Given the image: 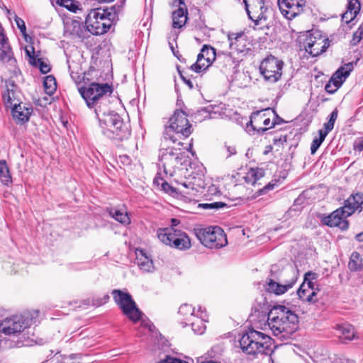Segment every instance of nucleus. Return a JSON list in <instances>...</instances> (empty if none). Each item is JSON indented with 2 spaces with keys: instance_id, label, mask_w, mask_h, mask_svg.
<instances>
[{
  "instance_id": "obj_1",
  "label": "nucleus",
  "mask_w": 363,
  "mask_h": 363,
  "mask_svg": "<svg viewBox=\"0 0 363 363\" xmlns=\"http://www.w3.org/2000/svg\"><path fill=\"white\" fill-rule=\"evenodd\" d=\"M298 318L283 305L274 306L268 313L267 324L274 336L288 339L298 328Z\"/></svg>"
},
{
  "instance_id": "obj_2",
  "label": "nucleus",
  "mask_w": 363,
  "mask_h": 363,
  "mask_svg": "<svg viewBox=\"0 0 363 363\" xmlns=\"http://www.w3.org/2000/svg\"><path fill=\"white\" fill-rule=\"evenodd\" d=\"M191 133V125L187 119L186 113L176 110L165 127L163 139L164 142L170 141L180 146L182 145L181 140L188 138Z\"/></svg>"
},
{
  "instance_id": "obj_3",
  "label": "nucleus",
  "mask_w": 363,
  "mask_h": 363,
  "mask_svg": "<svg viewBox=\"0 0 363 363\" xmlns=\"http://www.w3.org/2000/svg\"><path fill=\"white\" fill-rule=\"evenodd\" d=\"M239 343L242 351L247 354H267L272 352L271 337L255 330L243 334Z\"/></svg>"
},
{
  "instance_id": "obj_4",
  "label": "nucleus",
  "mask_w": 363,
  "mask_h": 363,
  "mask_svg": "<svg viewBox=\"0 0 363 363\" xmlns=\"http://www.w3.org/2000/svg\"><path fill=\"white\" fill-rule=\"evenodd\" d=\"M114 18V13L108 9L98 8L90 11L86 17L85 23L91 33L101 35L110 29Z\"/></svg>"
},
{
  "instance_id": "obj_5",
  "label": "nucleus",
  "mask_w": 363,
  "mask_h": 363,
  "mask_svg": "<svg viewBox=\"0 0 363 363\" xmlns=\"http://www.w3.org/2000/svg\"><path fill=\"white\" fill-rule=\"evenodd\" d=\"M194 231L196 238L206 247L218 249L228 244L223 230L218 226L196 228Z\"/></svg>"
},
{
  "instance_id": "obj_6",
  "label": "nucleus",
  "mask_w": 363,
  "mask_h": 363,
  "mask_svg": "<svg viewBox=\"0 0 363 363\" xmlns=\"http://www.w3.org/2000/svg\"><path fill=\"white\" fill-rule=\"evenodd\" d=\"M112 91L111 86L107 83L99 84L93 82L87 86L79 89V92L89 108H94V105H96L98 103H103V101H106L107 95H110Z\"/></svg>"
},
{
  "instance_id": "obj_7",
  "label": "nucleus",
  "mask_w": 363,
  "mask_h": 363,
  "mask_svg": "<svg viewBox=\"0 0 363 363\" xmlns=\"http://www.w3.org/2000/svg\"><path fill=\"white\" fill-rule=\"evenodd\" d=\"M164 140H162V147L160 150L159 158L166 174L173 175L174 169L182 164V161L185 157L184 152L175 147L167 145Z\"/></svg>"
},
{
  "instance_id": "obj_8",
  "label": "nucleus",
  "mask_w": 363,
  "mask_h": 363,
  "mask_svg": "<svg viewBox=\"0 0 363 363\" xmlns=\"http://www.w3.org/2000/svg\"><path fill=\"white\" fill-rule=\"evenodd\" d=\"M157 237L165 245L179 250H184L191 247V241L186 233L173 228L160 229Z\"/></svg>"
},
{
  "instance_id": "obj_9",
  "label": "nucleus",
  "mask_w": 363,
  "mask_h": 363,
  "mask_svg": "<svg viewBox=\"0 0 363 363\" xmlns=\"http://www.w3.org/2000/svg\"><path fill=\"white\" fill-rule=\"evenodd\" d=\"M113 298L123 313L133 322L139 320L141 312L136 306L130 294L119 289L112 291Z\"/></svg>"
},
{
  "instance_id": "obj_10",
  "label": "nucleus",
  "mask_w": 363,
  "mask_h": 363,
  "mask_svg": "<svg viewBox=\"0 0 363 363\" xmlns=\"http://www.w3.org/2000/svg\"><path fill=\"white\" fill-rule=\"evenodd\" d=\"M275 115L274 111L270 108L258 111L252 113L247 129L249 133L251 130L259 133H264L266 130L273 128L276 121H271V116Z\"/></svg>"
},
{
  "instance_id": "obj_11",
  "label": "nucleus",
  "mask_w": 363,
  "mask_h": 363,
  "mask_svg": "<svg viewBox=\"0 0 363 363\" xmlns=\"http://www.w3.org/2000/svg\"><path fill=\"white\" fill-rule=\"evenodd\" d=\"M283 275L289 279H281L277 281L272 278H267L264 285L265 290L269 293L279 296L291 289L297 281L295 270L291 269L285 271Z\"/></svg>"
},
{
  "instance_id": "obj_12",
  "label": "nucleus",
  "mask_w": 363,
  "mask_h": 363,
  "mask_svg": "<svg viewBox=\"0 0 363 363\" xmlns=\"http://www.w3.org/2000/svg\"><path fill=\"white\" fill-rule=\"evenodd\" d=\"M243 1L249 18L255 25L267 22L270 11L264 0H244Z\"/></svg>"
},
{
  "instance_id": "obj_13",
  "label": "nucleus",
  "mask_w": 363,
  "mask_h": 363,
  "mask_svg": "<svg viewBox=\"0 0 363 363\" xmlns=\"http://www.w3.org/2000/svg\"><path fill=\"white\" fill-rule=\"evenodd\" d=\"M283 62L270 55L261 62L259 69L264 79L270 83L279 81L282 75Z\"/></svg>"
},
{
  "instance_id": "obj_14",
  "label": "nucleus",
  "mask_w": 363,
  "mask_h": 363,
  "mask_svg": "<svg viewBox=\"0 0 363 363\" xmlns=\"http://www.w3.org/2000/svg\"><path fill=\"white\" fill-rule=\"evenodd\" d=\"M31 319L25 315H13L6 318L0 323V333L16 335L29 327Z\"/></svg>"
},
{
  "instance_id": "obj_15",
  "label": "nucleus",
  "mask_w": 363,
  "mask_h": 363,
  "mask_svg": "<svg viewBox=\"0 0 363 363\" xmlns=\"http://www.w3.org/2000/svg\"><path fill=\"white\" fill-rule=\"evenodd\" d=\"M327 39L318 33H309L303 41V47L311 56L315 57L324 52L328 46Z\"/></svg>"
},
{
  "instance_id": "obj_16",
  "label": "nucleus",
  "mask_w": 363,
  "mask_h": 363,
  "mask_svg": "<svg viewBox=\"0 0 363 363\" xmlns=\"http://www.w3.org/2000/svg\"><path fill=\"white\" fill-rule=\"evenodd\" d=\"M278 5L284 17L291 20L303 11L306 6V1L278 0Z\"/></svg>"
},
{
  "instance_id": "obj_17",
  "label": "nucleus",
  "mask_w": 363,
  "mask_h": 363,
  "mask_svg": "<svg viewBox=\"0 0 363 363\" xmlns=\"http://www.w3.org/2000/svg\"><path fill=\"white\" fill-rule=\"evenodd\" d=\"M350 217L345 214L343 209L340 207L333 211L328 216H323L321 218V222L329 227L338 228L341 230H347L349 228V221L347 218Z\"/></svg>"
},
{
  "instance_id": "obj_18",
  "label": "nucleus",
  "mask_w": 363,
  "mask_h": 363,
  "mask_svg": "<svg viewBox=\"0 0 363 363\" xmlns=\"http://www.w3.org/2000/svg\"><path fill=\"white\" fill-rule=\"evenodd\" d=\"M230 51L240 56L245 55L250 50L246 35L242 33H230L228 35Z\"/></svg>"
},
{
  "instance_id": "obj_19",
  "label": "nucleus",
  "mask_w": 363,
  "mask_h": 363,
  "mask_svg": "<svg viewBox=\"0 0 363 363\" xmlns=\"http://www.w3.org/2000/svg\"><path fill=\"white\" fill-rule=\"evenodd\" d=\"M101 132L106 137L115 140H123L127 139L130 135V130L122 119L121 125L118 124V122L116 121L106 126Z\"/></svg>"
},
{
  "instance_id": "obj_20",
  "label": "nucleus",
  "mask_w": 363,
  "mask_h": 363,
  "mask_svg": "<svg viewBox=\"0 0 363 363\" xmlns=\"http://www.w3.org/2000/svg\"><path fill=\"white\" fill-rule=\"evenodd\" d=\"M5 85L6 90L2 96L4 105L7 108H12L15 104L21 103L19 99L20 92L15 82L11 79H6Z\"/></svg>"
},
{
  "instance_id": "obj_21",
  "label": "nucleus",
  "mask_w": 363,
  "mask_h": 363,
  "mask_svg": "<svg viewBox=\"0 0 363 363\" xmlns=\"http://www.w3.org/2000/svg\"><path fill=\"white\" fill-rule=\"evenodd\" d=\"M347 216H352L356 211L360 213L363 208V194L355 193L351 194L344 202L341 207Z\"/></svg>"
},
{
  "instance_id": "obj_22",
  "label": "nucleus",
  "mask_w": 363,
  "mask_h": 363,
  "mask_svg": "<svg viewBox=\"0 0 363 363\" xmlns=\"http://www.w3.org/2000/svg\"><path fill=\"white\" fill-rule=\"evenodd\" d=\"M206 314L204 311L202 310L201 306L198 307L197 313L191 320L188 322H182L183 327L191 325L192 330L195 334L201 335L206 330V325L204 322L206 321Z\"/></svg>"
},
{
  "instance_id": "obj_23",
  "label": "nucleus",
  "mask_w": 363,
  "mask_h": 363,
  "mask_svg": "<svg viewBox=\"0 0 363 363\" xmlns=\"http://www.w3.org/2000/svg\"><path fill=\"white\" fill-rule=\"evenodd\" d=\"M135 263L143 273H152L155 270L152 259L147 256L145 250H136Z\"/></svg>"
},
{
  "instance_id": "obj_24",
  "label": "nucleus",
  "mask_w": 363,
  "mask_h": 363,
  "mask_svg": "<svg viewBox=\"0 0 363 363\" xmlns=\"http://www.w3.org/2000/svg\"><path fill=\"white\" fill-rule=\"evenodd\" d=\"M187 9L183 0L179 1V8L172 12V26L180 28L187 21Z\"/></svg>"
},
{
  "instance_id": "obj_25",
  "label": "nucleus",
  "mask_w": 363,
  "mask_h": 363,
  "mask_svg": "<svg viewBox=\"0 0 363 363\" xmlns=\"http://www.w3.org/2000/svg\"><path fill=\"white\" fill-rule=\"evenodd\" d=\"M32 108L23 105L22 103L15 104L11 108V113L13 119L17 123H25L29 120Z\"/></svg>"
},
{
  "instance_id": "obj_26",
  "label": "nucleus",
  "mask_w": 363,
  "mask_h": 363,
  "mask_svg": "<svg viewBox=\"0 0 363 363\" xmlns=\"http://www.w3.org/2000/svg\"><path fill=\"white\" fill-rule=\"evenodd\" d=\"M318 278V274L312 272H308L305 274L304 283H306L308 289L311 290V293L307 296L309 301H315L313 297L316 296L318 288H315V282Z\"/></svg>"
},
{
  "instance_id": "obj_27",
  "label": "nucleus",
  "mask_w": 363,
  "mask_h": 363,
  "mask_svg": "<svg viewBox=\"0 0 363 363\" xmlns=\"http://www.w3.org/2000/svg\"><path fill=\"white\" fill-rule=\"evenodd\" d=\"M218 60H222L223 66L226 69L235 68L240 61L242 60L241 56H238L232 52H223L222 55H218Z\"/></svg>"
},
{
  "instance_id": "obj_28",
  "label": "nucleus",
  "mask_w": 363,
  "mask_h": 363,
  "mask_svg": "<svg viewBox=\"0 0 363 363\" xmlns=\"http://www.w3.org/2000/svg\"><path fill=\"white\" fill-rule=\"evenodd\" d=\"M353 69L352 63L350 62L345 64L344 66L340 67L332 76L331 79L337 82L340 83V86L345 81L350 75L351 71Z\"/></svg>"
},
{
  "instance_id": "obj_29",
  "label": "nucleus",
  "mask_w": 363,
  "mask_h": 363,
  "mask_svg": "<svg viewBox=\"0 0 363 363\" xmlns=\"http://www.w3.org/2000/svg\"><path fill=\"white\" fill-rule=\"evenodd\" d=\"M98 121L100 128H101V131L104 130V128H106V126H108L116 121L118 122V124L121 125V118L114 111H112L110 113L106 114L105 116L99 118Z\"/></svg>"
},
{
  "instance_id": "obj_30",
  "label": "nucleus",
  "mask_w": 363,
  "mask_h": 363,
  "mask_svg": "<svg viewBox=\"0 0 363 363\" xmlns=\"http://www.w3.org/2000/svg\"><path fill=\"white\" fill-rule=\"evenodd\" d=\"M109 214L116 220L123 225H128L130 223V219L127 212L123 209H118L116 208H111Z\"/></svg>"
},
{
  "instance_id": "obj_31",
  "label": "nucleus",
  "mask_w": 363,
  "mask_h": 363,
  "mask_svg": "<svg viewBox=\"0 0 363 363\" xmlns=\"http://www.w3.org/2000/svg\"><path fill=\"white\" fill-rule=\"evenodd\" d=\"M179 313L184 316L182 322H188L191 320L197 313V310L191 305L184 303L179 308Z\"/></svg>"
},
{
  "instance_id": "obj_32",
  "label": "nucleus",
  "mask_w": 363,
  "mask_h": 363,
  "mask_svg": "<svg viewBox=\"0 0 363 363\" xmlns=\"http://www.w3.org/2000/svg\"><path fill=\"white\" fill-rule=\"evenodd\" d=\"M362 258L359 253L353 252L350 256L348 267L351 271H359L363 267Z\"/></svg>"
},
{
  "instance_id": "obj_33",
  "label": "nucleus",
  "mask_w": 363,
  "mask_h": 363,
  "mask_svg": "<svg viewBox=\"0 0 363 363\" xmlns=\"http://www.w3.org/2000/svg\"><path fill=\"white\" fill-rule=\"evenodd\" d=\"M199 55H200V57H203L208 63L212 64L216 58V50L211 45H204L203 46Z\"/></svg>"
},
{
  "instance_id": "obj_34",
  "label": "nucleus",
  "mask_w": 363,
  "mask_h": 363,
  "mask_svg": "<svg viewBox=\"0 0 363 363\" xmlns=\"http://www.w3.org/2000/svg\"><path fill=\"white\" fill-rule=\"evenodd\" d=\"M360 10V3L358 0H350L347 11L342 15V19L347 18V15L350 16V19H353Z\"/></svg>"
},
{
  "instance_id": "obj_35",
  "label": "nucleus",
  "mask_w": 363,
  "mask_h": 363,
  "mask_svg": "<svg viewBox=\"0 0 363 363\" xmlns=\"http://www.w3.org/2000/svg\"><path fill=\"white\" fill-rule=\"evenodd\" d=\"M264 171L261 169H251L247 174L245 181L248 184L255 185L257 182L262 178Z\"/></svg>"
},
{
  "instance_id": "obj_36",
  "label": "nucleus",
  "mask_w": 363,
  "mask_h": 363,
  "mask_svg": "<svg viewBox=\"0 0 363 363\" xmlns=\"http://www.w3.org/2000/svg\"><path fill=\"white\" fill-rule=\"evenodd\" d=\"M337 330L340 337L345 340H352L354 337V329L350 325H338Z\"/></svg>"
},
{
  "instance_id": "obj_37",
  "label": "nucleus",
  "mask_w": 363,
  "mask_h": 363,
  "mask_svg": "<svg viewBox=\"0 0 363 363\" xmlns=\"http://www.w3.org/2000/svg\"><path fill=\"white\" fill-rule=\"evenodd\" d=\"M108 99L106 98V101H103V103H98L94 105V109L96 113L97 119L105 116L106 114L110 113L113 111H111L108 106Z\"/></svg>"
},
{
  "instance_id": "obj_38",
  "label": "nucleus",
  "mask_w": 363,
  "mask_h": 363,
  "mask_svg": "<svg viewBox=\"0 0 363 363\" xmlns=\"http://www.w3.org/2000/svg\"><path fill=\"white\" fill-rule=\"evenodd\" d=\"M26 52L30 59V62L34 65H38L39 69L42 73L46 74L50 70L49 65H47L46 63H45L41 59H38L37 60L38 62H35V58L34 56L35 52H34L33 48H32V54L33 55H31L29 50H26Z\"/></svg>"
},
{
  "instance_id": "obj_39",
  "label": "nucleus",
  "mask_w": 363,
  "mask_h": 363,
  "mask_svg": "<svg viewBox=\"0 0 363 363\" xmlns=\"http://www.w3.org/2000/svg\"><path fill=\"white\" fill-rule=\"evenodd\" d=\"M43 85L46 94L51 96L54 94L57 88L55 78L52 75L45 77Z\"/></svg>"
},
{
  "instance_id": "obj_40",
  "label": "nucleus",
  "mask_w": 363,
  "mask_h": 363,
  "mask_svg": "<svg viewBox=\"0 0 363 363\" xmlns=\"http://www.w3.org/2000/svg\"><path fill=\"white\" fill-rule=\"evenodd\" d=\"M211 63H208L203 57H200V55L197 56L196 62L191 67V69L197 73H200L206 70Z\"/></svg>"
},
{
  "instance_id": "obj_41",
  "label": "nucleus",
  "mask_w": 363,
  "mask_h": 363,
  "mask_svg": "<svg viewBox=\"0 0 363 363\" xmlns=\"http://www.w3.org/2000/svg\"><path fill=\"white\" fill-rule=\"evenodd\" d=\"M0 179L4 184H8L11 181V177L5 161H0Z\"/></svg>"
},
{
  "instance_id": "obj_42",
  "label": "nucleus",
  "mask_w": 363,
  "mask_h": 363,
  "mask_svg": "<svg viewBox=\"0 0 363 363\" xmlns=\"http://www.w3.org/2000/svg\"><path fill=\"white\" fill-rule=\"evenodd\" d=\"M319 137L313 139L311 146V152L312 155H314L317 150L319 148L322 143L324 141L325 137L327 136L325 133L319 130Z\"/></svg>"
},
{
  "instance_id": "obj_43",
  "label": "nucleus",
  "mask_w": 363,
  "mask_h": 363,
  "mask_svg": "<svg viewBox=\"0 0 363 363\" xmlns=\"http://www.w3.org/2000/svg\"><path fill=\"white\" fill-rule=\"evenodd\" d=\"M57 3L60 6H63L72 12H76L78 9L74 0H57Z\"/></svg>"
},
{
  "instance_id": "obj_44",
  "label": "nucleus",
  "mask_w": 363,
  "mask_h": 363,
  "mask_svg": "<svg viewBox=\"0 0 363 363\" xmlns=\"http://www.w3.org/2000/svg\"><path fill=\"white\" fill-rule=\"evenodd\" d=\"M161 189L164 192H166L167 194H172L174 193H177V191H179V192L183 193V194L188 193L187 191H186L184 190H182L180 188H176V187L172 186L169 183H167L165 181L162 182L161 183Z\"/></svg>"
},
{
  "instance_id": "obj_45",
  "label": "nucleus",
  "mask_w": 363,
  "mask_h": 363,
  "mask_svg": "<svg viewBox=\"0 0 363 363\" xmlns=\"http://www.w3.org/2000/svg\"><path fill=\"white\" fill-rule=\"evenodd\" d=\"M311 293V290L308 289L307 287L306 283H303L301 286L299 287L298 290L297 291V294L299 296V298L303 301H306L310 302L307 299V296Z\"/></svg>"
},
{
  "instance_id": "obj_46",
  "label": "nucleus",
  "mask_w": 363,
  "mask_h": 363,
  "mask_svg": "<svg viewBox=\"0 0 363 363\" xmlns=\"http://www.w3.org/2000/svg\"><path fill=\"white\" fill-rule=\"evenodd\" d=\"M340 83L333 81L331 78L325 86V91L329 94L335 93L340 87Z\"/></svg>"
},
{
  "instance_id": "obj_47",
  "label": "nucleus",
  "mask_w": 363,
  "mask_h": 363,
  "mask_svg": "<svg viewBox=\"0 0 363 363\" xmlns=\"http://www.w3.org/2000/svg\"><path fill=\"white\" fill-rule=\"evenodd\" d=\"M58 363H79V357L76 354L68 356H61L58 359Z\"/></svg>"
},
{
  "instance_id": "obj_48",
  "label": "nucleus",
  "mask_w": 363,
  "mask_h": 363,
  "mask_svg": "<svg viewBox=\"0 0 363 363\" xmlns=\"http://www.w3.org/2000/svg\"><path fill=\"white\" fill-rule=\"evenodd\" d=\"M72 26H73L72 33L78 36L79 38H82L84 26L80 24L79 21H73L72 22Z\"/></svg>"
},
{
  "instance_id": "obj_49",
  "label": "nucleus",
  "mask_w": 363,
  "mask_h": 363,
  "mask_svg": "<svg viewBox=\"0 0 363 363\" xmlns=\"http://www.w3.org/2000/svg\"><path fill=\"white\" fill-rule=\"evenodd\" d=\"M363 38V27H359L357 31L353 34V38L351 40V43L353 45H357Z\"/></svg>"
},
{
  "instance_id": "obj_50",
  "label": "nucleus",
  "mask_w": 363,
  "mask_h": 363,
  "mask_svg": "<svg viewBox=\"0 0 363 363\" xmlns=\"http://www.w3.org/2000/svg\"><path fill=\"white\" fill-rule=\"evenodd\" d=\"M15 21L17 27L19 28L23 35L26 38V27L24 21L17 16H15Z\"/></svg>"
},
{
  "instance_id": "obj_51",
  "label": "nucleus",
  "mask_w": 363,
  "mask_h": 363,
  "mask_svg": "<svg viewBox=\"0 0 363 363\" xmlns=\"http://www.w3.org/2000/svg\"><path fill=\"white\" fill-rule=\"evenodd\" d=\"M203 208H216L218 209L225 206V203L222 202H214L211 203H203L200 204Z\"/></svg>"
},
{
  "instance_id": "obj_52",
  "label": "nucleus",
  "mask_w": 363,
  "mask_h": 363,
  "mask_svg": "<svg viewBox=\"0 0 363 363\" xmlns=\"http://www.w3.org/2000/svg\"><path fill=\"white\" fill-rule=\"evenodd\" d=\"M157 363H188L186 361L179 359L177 358L167 357V358L160 360Z\"/></svg>"
},
{
  "instance_id": "obj_53",
  "label": "nucleus",
  "mask_w": 363,
  "mask_h": 363,
  "mask_svg": "<svg viewBox=\"0 0 363 363\" xmlns=\"http://www.w3.org/2000/svg\"><path fill=\"white\" fill-rule=\"evenodd\" d=\"M179 186L177 188H180L182 190H184L187 191V194H189V192L187 190H194V185L191 184V182H178Z\"/></svg>"
},
{
  "instance_id": "obj_54",
  "label": "nucleus",
  "mask_w": 363,
  "mask_h": 363,
  "mask_svg": "<svg viewBox=\"0 0 363 363\" xmlns=\"http://www.w3.org/2000/svg\"><path fill=\"white\" fill-rule=\"evenodd\" d=\"M0 59L4 61H9L11 59V51L0 49Z\"/></svg>"
},
{
  "instance_id": "obj_55",
  "label": "nucleus",
  "mask_w": 363,
  "mask_h": 363,
  "mask_svg": "<svg viewBox=\"0 0 363 363\" xmlns=\"http://www.w3.org/2000/svg\"><path fill=\"white\" fill-rule=\"evenodd\" d=\"M335 124V121L333 120L329 119L328 121L324 124L325 130H320L323 133H325L327 135L330 131H331L333 129Z\"/></svg>"
},
{
  "instance_id": "obj_56",
  "label": "nucleus",
  "mask_w": 363,
  "mask_h": 363,
  "mask_svg": "<svg viewBox=\"0 0 363 363\" xmlns=\"http://www.w3.org/2000/svg\"><path fill=\"white\" fill-rule=\"evenodd\" d=\"M225 150L228 152L227 157H230V156H231L233 155H235L236 153L235 147H233V146H228V145H226L225 146Z\"/></svg>"
},
{
  "instance_id": "obj_57",
  "label": "nucleus",
  "mask_w": 363,
  "mask_h": 363,
  "mask_svg": "<svg viewBox=\"0 0 363 363\" xmlns=\"http://www.w3.org/2000/svg\"><path fill=\"white\" fill-rule=\"evenodd\" d=\"M337 113H338V111H337V108H335L330 113L329 119L333 120V121H335L337 118Z\"/></svg>"
},
{
  "instance_id": "obj_58",
  "label": "nucleus",
  "mask_w": 363,
  "mask_h": 363,
  "mask_svg": "<svg viewBox=\"0 0 363 363\" xmlns=\"http://www.w3.org/2000/svg\"><path fill=\"white\" fill-rule=\"evenodd\" d=\"M278 142L281 144H283L284 143H286V136L284 135V136H281L279 139H276V138L274 139V144H276Z\"/></svg>"
},
{
  "instance_id": "obj_59",
  "label": "nucleus",
  "mask_w": 363,
  "mask_h": 363,
  "mask_svg": "<svg viewBox=\"0 0 363 363\" xmlns=\"http://www.w3.org/2000/svg\"><path fill=\"white\" fill-rule=\"evenodd\" d=\"M164 182V180L161 177H155L154 179V184L157 186H161V183Z\"/></svg>"
},
{
  "instance_id": "obj_60",
  "label": "nucleus",
  "mask_w": 363,
  "mask_h": 363,
  "mask_svg": "<svg viewBox=\"0 0 363 363\" xmlns=\"http://www.w3.org/2000/svg\"><path fill=\"white\" fill-rule=\"evenodd\" d=\"M181 75V77L182 78V79L184 80V82L190 87V88H193V83L190 80V79H185L182 74H180Z\"/></svg>"
},
{
  "instance_id": "obj_61",
  "label": "nucleus",
  "mask_w": 363,
  "mask_h": 363,
  "mask_svg": "<svg viewBox=\"0 0 363 363\" xmlns=\"http://www.w3.org/2000/svg\"><path fill=\"white\" fill-rule=\"evenodd\" d=\"M171 223H172V228H174V227L177 226L180 223V221L178 219L172 218L171 220Z\"/></svg>"
},
{
  "instance_id": "obj_62",
  "label": "nucleus",
  "mask_w": 363,
  "mask_h": 363,
  "mask_svg": "<svg viewBox=\"0 0 363 363\" xmlns=\"http://www.w3.org/2000/svg\"><path fill=\"white\" fill-rule=\"evenodd\" d=\"M355 239L356 240H357L358 242H363V232L360 233H358L357 235H356L355 236Z\"/></svg>"
},
{
  "instance_id": "obj_63",
  "label": "nucleus",
  "mask_w": 363,
  "mask_h": 363,
  "mask_svg": "<svg viewBox=\"0 0 363 363\" xmlns=\"http://www.w3.org/2000/svg\"><path fill=\"white\" fill-rule=\"evenodd\" d=\"M169 45L170 49L172 50L173 54L175 55V51H174V48L173 43L169 40Z\"/></svg>"
},
{
  "instance_id": "obj_64",
  "label": "nucleus",
  "mask_w": 363,
  "mask_h": 363,
  "mask_svg": "<svg viewBox=\"0 0 363 363\" xmlns=\"http://www.w3.org/2000/svg\"><path fill=\"white\" fill-rule=\"evenodd\" d=\"M274 184H267V185L264 187V189H268V190H269V189H272L274 188Z\"/></svg>"
}]
</instances>
